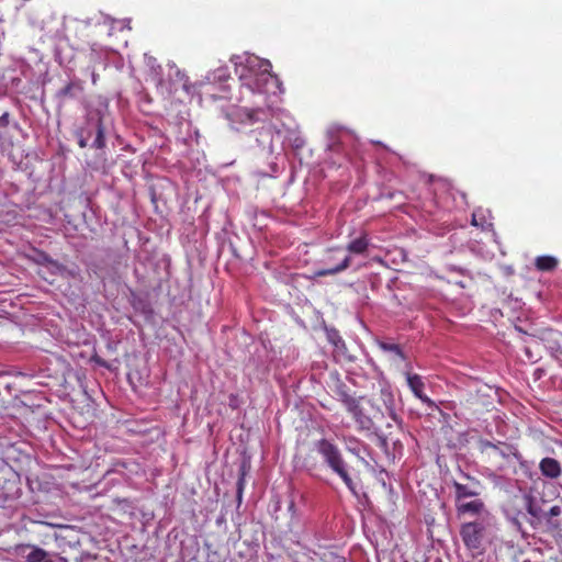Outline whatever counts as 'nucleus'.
Returning a JSON list of instances; mask_svg holds the SVG:
<instances>
[{"label":"nucleus","instance_id":"obj_7","mask_svg":"<svg viewBox=\"0 0 562 562\" xmlns=\"http://www.w3.org/2000/svg\"><path fill=\"white\" fill-rule=\"evenodd\" d=\"M476 446L477 450L485 456L487 460L495 457H501L502 459L507 460L512 454H517L516 448L504 441L492 442L487 439L480 438Z\"/></svg>","mask_w":562,"mask_h":562},{"label":"nucleus","instance_id":"obj_10","mask_svg":"<svg viewBox=\"0 0 562 562\" xmlns=\"http://www.w3.org/2000/svg\"><path fill=\"white\" fill-rule=\"evenodd\" d=\"M456 512L459 517L461 516H475L481 518L484 515H493L487 508L483 499L480 497L472 498L471 501H458L454 502Z\"/></svg>","mask_w":562,"mask_h":562},{"label":"nucleus","instance_id":"obj_31","mask_svg":"<svg viewBox=\"0 0 562 562\" xmlns=\"http://www.w3.org/2000/svg\"><path fill=\"white\" fill-rule=\"evenodd\" d=\"M60 562H68L66 558H60Z\"/></svg>","mask_w":562,"mask_h":562},{"label":"nucleus","instance_id":"obj_9","mask_svg":"<svg viewBox=\"0 0 562 562\" xmlns=\"http://www.w3.org/2000/svg\"><path fill=\"white\" fill-rule=\"evenodd\" d=\"M19 475L11 467L3 461L0 462V491L5 497L15 495L19 487Z\"/></svg>","mask_w":562,"mask_h":562},{"label":"nucleus","instance_id":"obj_15","mask_svg":"<svg viewBox=\"0 0 562 562\" xmlns=\"http://www.w3.org/2000/svg\"><path fill=\"white\" fill-rule=\"evenodd\" d=\"M539 469L542 473V475L549 477V479H557L561 475L562 469L561 464L558 460L553 458H543L540 461Z\"/></svg>","mask_w":562,"mask_h":562},{"label":"nucleus","instance_id":"obj_22","mask_svg":"<svg viewBox=\"0 0 562 562\" xmlns=\"http://www.w3.org/2000/svg\"><path fill=\"white\" fill-rule=\"evenodd\" d=\"M379 348L385 352L394 353L400 360L406 359L402 348L397 344L380 341Z\"/></svg>","mask_w":562,"mask_h":562},{"label":"nucleus","instance_id":"obj_4","mask_svg":"<svg viewBox=\"0 0 562 562\" xmlns=\"http://www.w3.org/2000/svg\"><path fill=\"white\" fill-rule=\"evenodd\" d=\"M247 67L254 76L240 75L241 79L247 80L246 85L252 90L263 92L266 90L267 81L272 79L270 70L272 68L270 61L260 59L258 57H249L247 59Z\"/></svg>","mask_w":562,"mask_h":562},{"label":"nucleus","instance_id":"obj_21","mask_svg":"<svg viewBox=\"0 0 562 562\" xmlns=\"http://www.w3.org/2000/svg\"><path fill=\"white\" fill-rule=\"evenodd\" d=\"M381 398L385 405L386 411L389 412L390 417L397 422V414L395 413V403H394V396L392 392L389 389H382L381 390Z\"/></svg>","mask_w":562,"mask_h":562},{"label":"nucleus","instance_id":"obj_2","mask_svg":"<svg viewBox=\"0 0 562 562\" xmlns=\"http://www.w3.org/2000/svg\"><path fill=\"white\" fill-rule=\"evenodd\" d=\"M316 448L318 453L323 457L325 463L342 480L348 490L356 495V485L349 473V467L345 461L338 446L327 439H321L317 441Z\"/></svg>","mask_w":562,"mask_h":562},{"label":"nucleus","instance_id":"obj_19","mask_svg":"<svg viewBox=\"0 0 562 562\" xmlns=\"http://www.w3.org/2000/svg\"><path fill=\"white\" fill-rule=\"evenodd\" d=\"M559 261L555 257L544 255L535 259V267L542 272H551L558 268Z\"/></svg>","mask_w":562,"mask_h":562},{"label":"nucleus","instance_id":"obj_23","mask_svg":"<svg viewBox=\"0 0 562 562\" xmlns=\"http://www.w3.org/2000/svg\"><path fill=\"white\" fill-rule=\"evenodd\" d=\"M33 261L37 265L47 267L49 271L53 262H55V259H53L47 252L43 250H35V257L33 258Z\"/></svg>","mask_w":562,"mask_h":562},{"label":"nucleus","instance_id":"obj_8","mask_svg":"<svg viewBox=\"0 0 562 562\" xmlns=\"http://www.w3.org/2000/svg\"><path fill=\"white\" fill-rule=\"evenodd\" d=\"M530 494L515 495L507 505L506 515L515 525L520 526L521 521L527 519V515L530 513Z\"/></svg>","mask_w":562,"mask_h":562},{"label":"nucleus","instance_id":"obj_28","mask_svg":"<svg viewBox=\"0 0 562 562\" xmlns=\"http://www.w3.org/2000/svg\"><path fill=\"white\" fill-rule=\"evenodd\" d=\"M333 250H338V248H335V249H330V250H329V255L327 256V259H326V260H327V262H331V261H333V255H331Z\"/></svg>","mask_w":562,"mask_h":562},{"label":"nucleus","instance_id":"obj_18","mask_svg":"<svg viewBox=\"0 0 562 562\" xmlns=\"http://www.w3.org/2000/svg\"><path fill=\"white\" fill-rule=\"evenodd\" d=\"M351 262V258L349 256H345L337 265L328 266L327 268L319 269L315 272L317 277H326L339 273L347 268H349Z\"/></svg>","mask_w":562,"mask_h":562},{"label":"nucleus","instance_id":"obj_16","mask_svg":"<svg viewBox=\"0 0 562 562\" xmlns=\"http://www.w3.org/2000/svg\"><path fill=\"white\" fill-rule=\"evenodd\" d=\"M83 91V85L80 80H75L68 82L64 88L57 91V98L59 100H65L67 98L74 99L77 97V93H81Z\"/></svg>","mask_w":562,"mask_h":562},{"label":"nucleus","instance_id":"obj_13","mask_svg":"<svg viewBox=\"0 0 562 562\" xmlns=\"http://www.w3.org/2000/svg\"><path fill=\"white\" fill-rule=\"evenodd\" d=\"M49 272L54 276H59L65 279L82 281V274L78 265L72 263L70 267L55 260Z\"/></svg>","mask_w":562,"mask_h":562},{"label":"nucleus","instance_id":"obj_5","mask_svg":"<svg viewBox=\"0 0 562 562\" xmlns=\"http://www.w3.org/2000/svg\"><path fill=\"white\" fill-rule=\"evenodd\" d=\"M462 477L465 482L453 480L451 483L454 490V502L480 497L484 490L482 482L468 473H462Z\"/></svg>","mask_w":562,"mask_h":562},{"label":"nucleus","instance_id":"obj_29","mask_svg":"<svg viewBox=\"0 0 562 562\" xmlns=\"http://www.w3.org/2000/svg\"><path fill=\"white\" fill-rule=\"evenodd\" d=\"M472 225L476 226L477 223H476V220H475V216L472 217Z\"/></svg>","mask_w":562,"mask_h":562},{"label":"nucleus","instance_id":"obj_30","mask_svg":"<svg viewBox=\"0 0 562 562\" xmlns=\"http://www.w3.org/2000/svg\"><path fill=\"white\" fill-rule=\"evenodd\" d=\"M238 485H239V488H238V490H239V493H240V492H241V485H243L241 480H239Z\"/></svg>","mask_w":562,"mask_h":562},{"label":"nucleus","instance_id":"obj_25","mask_svg":"<svg viewBox=\"0 0 562 562\" xmlns=\"http://www.w3.org/2000/svg\"><path fill=\"white\" fill-rule=\"evenodd\" d=\"M561 514V507L559 505H549L546 510V518L543 520L551 522V518L557 517Z\"/></svg>","mask_w":562,"mask_h":562},{"label":"nucleus","instance_id":"obj_24","mask_svg":"<svg viewBox=\"0 0 562 562\" xmlns=\"http://www.w3.org/2000/svg\"><path fill=\"white\" fill-rule=\"evenodd\" d=\"M337 395L339 397V401L345 405L346 408L349 407V401H358L356 397L351 396L347 390H346V385H340L338 389H337Z\"/></svg>","mask_w":562,"mask_h":562},{"label":"nucleus","instance_id":"obj_6","mask_svg":"<svg viewBox=\"0 0 562 562\" xmlns=\"http://www.w3.org/2000/svg\"><path fill=\"white\" fill-rule=\"evenodd\" d=\"M10 553L19 562H55L47 551L30 543L16 544Z\"/></svg>","mask_w":562,"mask_h":562},{"label":"nucleus","instance_id":"obj_17","mask_svg":"<svg viewBox=\"0 0 562 562\" xmlns=\"http://www.w3.org/2000/svg\"><path fill=\"white\" fill-rule=\"evenodd\" d=\"M550 504L542 499V498H537V497H533L531 495V505H530V513L529 515L533 518V519H537L538 521H541L543 520V518H546V510L548 509V506Z\"/></svg>","mask_w":562,"mask_h":562},{"label":"nucleus","instance_id":"obj_11","mask_svg":"<svg viewBox=\"0 0 562 562\" xmlns=\"http://www.w3.org/2000/svg\"><path fill=\"white\" fill-rule=\"evenodd\" d=\"M406 381L412 393L422 401L423 404L427 405L429 408H438L436 403L425 394V383L423 378L416 373H406Z\"/></svg>","mask_w":562,"mask_h":562},{"label":"nucleus","instance_id":"obj_20","mask_svg":"<svg viewBox=\"0 0 562 562\" xmlns=\"http://www.w3.org/2000/svg\"><path fill=\"white\" fill-rule=\"evenodd\" d=\"M369 248V239L367 234H362L360 237L351 240L347 245V250L355 255H364Z\"/></svg>","mask_w":562,"mask_h":562},{"label":"nucleus","instance_id":"obj_12","mask_svg":"<svg viewBox=\"0 0 562 562\" xmlns=\"http://www.w3.org/2000/svg\"><path fill=\"white\" fill-rule=\"evenodd\" d=\"M349 407L346 408L349 414H351L353 420L358 425L359 430L370 431L373 428V420L370 416H368L358 401H349Z\"/></svg>","mask_w":562,"mask_h":562},{"label":"nucleus","instance_id":"obj_32","mask_svg":"<svg viewBox=\"0 0 562 562\" xmlns=\"http://www.w3.org/2000/svg\"><path fill=\"white\" fill-rule=\"evenodd\" d=\"M95 80H97V77H95V75H93V77H92L93 83H95Z\"/></svg>","mask_w":562,"mask_h":562},{"label":"nucleus","instance_id":"obj_1","mask_svg":"<svg viewBox=\"0 0 562 562\" xmlns=\"http://www.w3.org/2000/svg\"><path fill=\"white\" fill-rule=\"evenodd\" d=\"M496 527V518L494 515H484L475 518L460 527V537L464 546L469 550H481L484 539L490 536Z\"/></svg>","mask_w":562,"mask_h":562},{"label":"nucleus","instance_id":"obj_26","mask_svg":"<svg viewBox=\"0 0 562 562\" xmlns=\"http://www.w3.org/2000/svg\"><path fill=\"white\" fill-rule=\"evenodd\" d=\"M91 359L100 367L109 368L108 362L104 359H102L101 357H99L98 355H93Z\"/></svg>","mask_w":562,"mask_h":562},{"label":"nucleus","instance_id":"obj_14","mask_svg":"<svg viewBox=\"0 0 562 562\" xmlns=\"http://www.w3.org/2000/svg\"><path fill=\"white\" fill-rule=\"evenodd\" d=\"M260 112L261 110L259 109L241 108L228 114L227 117L234 123L252 124L259 121L258 114Z\"/></svg>","mask_w":562,"mask_h":562},{"label":"nucleus","instance_id":"obj_3","mask_svg":"<svg viewBox=\"0 0 562 562\" xmlns=\"http://www.w3.org/2000/svg\"><path fill=\"white\" fill-rule=\"evenodd\" d=\"M93 135L94 140L91 144V147L95 149L105 148V128L103 117L100 112L89 114L85 124L75 132V136L80 148H86L89 144V139Z\"/></svg>","mask_w":562,"mask_h":562},{"label":"nucleus","instance_id":"obj_27","mask_svg":"<svg viewBox=\"0 0 562 562\" xmlns=\"http://www.w3.org/2000/svg\"><path fill=\"white\" fill-rule=\"evenodd\" d=\"M9 124V113L5 112L0 116V125L7 126Z\"/></svg>","mask_w":562,"mask_h":562}]
</instances>
